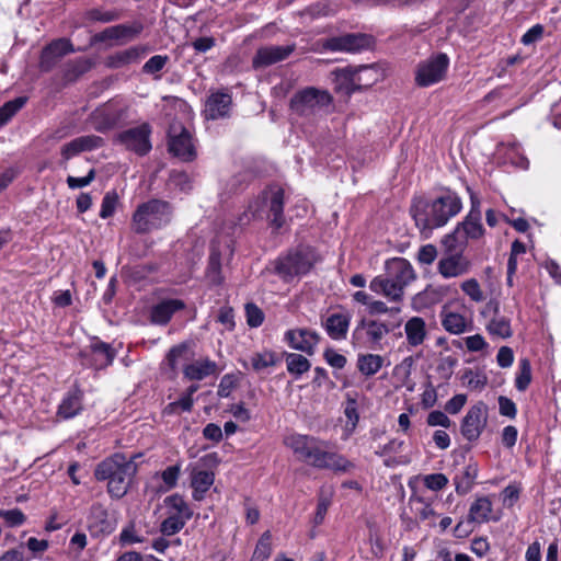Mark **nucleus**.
Wrapping results in <instances>:
<instances>
[{
  "label": "nucleus",
  "instance_id": "obj_1",
  "mask_svg": "<svg viewBox=\"0 0 561 561\" xmlns=\"http://www.w3.org/2000/svg\"><path fill=\"white\" fill-rule=\"evenodd\" d=\"M284 445L299 461L316 469L347 472L354 468L353 462L343 455L329 450V442L317 436L290 434L284 438Z\"/></svg>",
  "mask_w": 561,
  "mask_h": 561
},
{
  "label": "nucleus",
  "instance_id": "obj_2",
  "mask_svg": "<svg viewBox=\"0 0 561 561\" xmlns=\"http://www.w3.org/2000/svg\"><path fill=\"white\" fill-rule=\"evenodd\" d=\"M462 208L461 198L450 190L433 201L424 197H414L410 214L421 232H431L433 229L444 227Z\"/></svg>",
  "mask_w": 561,
  "mask_h": 561
},
{
  "label": "nucleus",
  "instance_id": "obj_3",
  "mask_svg": "<svg viewBox=\"0 0 561 561\" xmlns=\"http://www.w3.org/2000/svg\"><path fill=\"white\" fill-rule=\"evenodd\" d=\"M135 458L116 453L96 465L94 477L98 481H107L106 491L111 499L119 500L128 493L138 470Z\"/></svg>",
  "mask_w": 561,
  "mask_h": 561
},
{
  "label": "nucleus",
  "instance_id": "obj_4",
  "mask_svg": "<svg viewBox=\"0 0 561 561\" xmlns=\"http://www.w3.org/2000/svg\"><path fill=\"white\" fill-rule=\"evenodd\" d=\"M415 278L411 263L403 257H392L385 263V274L374 277L369 284L371 291L381 294L391 301L399 302L404 288Z\"/></svg>",
  "mask_w": 561,
  "mask_h": 561
},
{
  "label": "nucleus",
  "instance_id": "obj_5",
  "mask_svg": "<svg viewBox=\"0 0 561 561\" xmlns=\"http://www.w3.org/2000/svg\"><path fill=\"white\" fill-rule=\"evenodd\" d=\"M467 190L470 194V210L463 220L457 224L454 231L446 234L442 240V244L446 249L455 250L459 248H467L469 240H479L485 233V229L481 221V202L470 187H467Z\"/></svg>",
  "mask_w": 561,
  "mask_h": 561
},
{
  "label": "nucleus",
  "instance_id": "obj_6",
  "mask_svg": "<svg viewBox=\"0 0 561 561\" xmlns=\"http://www.w3.org/2000/svg\"><path fill=\"white\" fill-rule=\"evenodd\" d=\"M267 210L271 217V225L279 229L285 224L284 217V190L279 186H271L261 192V194L252 201L248 210L240 217V224H247L251 218L263 217Z\"/></svg>",
  "mask_w": 561,
  "mask_h": 561
},
{
  "label": "nucleus",
  "instance_id": "obj_7",
  "mask_svg": "<svg viewBox=\"0 0 561 561\" xmlns=\"http://www.w3.org/2000/svg\"><path fill=\"white\" fill-rule=\"evenodd\" d=\"M172 206L162 199H150L140 204L133 215V227L137 233H148L171 221Z\"/></svg>",
  "mask_w": 561,
  "mask_h": 561
},
{
  "label": "nucleus",
  "instance_id": "obj_8",
  "mask_svg": "<svg viewBox=\"0 0 561 561\" xmlns=\"http://www.w3.org/2000/svg\"><path fill=\"white\" fill-rule=\"evenodd\" d=\"M316 261V253L310 247L299 245L277 257L275 273L284 282H290L296 277L308 274Z\"/></svg>",
  "mask_w": 561,
  "mask_h": 561
},
{
  "label": "nucleus",
  "instance_id": "obj_9",
  "mask_svg": "<svg viewBox=\"0 0 561 561\" xmlns=\"http://www.w3.org/2000/svg\"><path fill=\"white\" fill-rule=\"evenodd\" d=\"M128 111L125 103L113 99L94 108L89 115V122L96 131L107 133L128 123Z\"/></svg>",
  "mask_w": 561,
  "mask_h": 561
},
{
  "label": "nucleus",
  "instance_id": "obj_10",
  "mask_svg": "<svg viewBox=\"0 0 561 561\" xmlns=\"http://www.w3.org/2000/svg\"><path fill=\"white\" fill-rule=\"evenodd\" d=\"M332 101L328 91L310 87L295 93L290 99L289 107L294 114L309 117L328 107Z\"/></svg>",
  "mask_w": 561,
  "mask_h": 561
},
{
  "label": "nucleus",
  "instance_id": "obj_11",
  "mask_svg": "<svg viewBox=\"0 0 561 561\" xmlns=\"http://www.w3.org/2000/svg\"><path fill=\"white\" fill-rule=\"evenodd\" d=\"M449 67V57L445 53H436L421 61L415 70V83L426 88L442 81Z\"/></svg>",
  "mask_w": 561,
  "mask_h": 561
},
{
  "label": "nucleus",
  "instance_id": "obj_12",
  "mask_svg": "<svg viewBox=\"0 0 561 561\" xmlns=\"http://www.w3.org/2000/svg\"><path fill=\"white\" fill-rule=\"evenodd\" d=\"M151 134L152 128L150 124L142 123L116 134L113 141L123 146L126 150L144 157L152 149Z\"/></svg>",
  "mask_w": 561,
  "mask_h": 561
},
{
  "label": "nucleus",
  "instance_id": "obj_13",
  "mask_svg": "<svg viewBox=\"0 0 561 561\" xmlns=\"http://www.w3.org/2000/svg\"><path fill=\"white\" fill-rule=\"evenodd\" d=\"M389 332L390 328L387 323L364 318L354 328L352 340L355 345L379 350L381 341Z\"/></svg>",
  "mask_w": 561,
  "mask_h": 561
},
{
  "label": "nucleus",
  "instance_id": "obj_14",
  "mask_svg": "<svg viewBox=\"0 0 561 561\" xmlns=\"http://www.w3.org/2000/svg\"><path fill=\"white\" fill-rule=\"evenodd\" d=\"M168 138V149L172 156L183 162H191L196 159L197 151L193 136L181 123L170 125Z\"/></svg>",
  "mask_w": 561,
  "mask_h": 561
},
{
  "label": "nucleus",
  "instance_id": "obj_15",
  "mask_svg": "<svg viewBox=\"0 0 561 561\" xmlns=\"http://www.w3.org/2000/svg\"><path fill=\"white\" fill-rule=\"evenodd\" d=\"M488 417V405L484 402L479 401L473 404L461 420L462 437L470 443L477 442L486 427Z\"/></svg>",
  "mask_w": 561,
  "mask_h": 561
},
{
  "label": "nucleus",
  "instance_id": "obj_16",
  "mask_svg": "<svg viewBox=\"0 0 561 561\" xmlns=\"http://www.w3.org/2000/svg\"><path fill=\"white\" fill-rule=\"evenodd\" d=\"M465 249L450 250L445 248V254L437 263V272L442 277L446 279L455 278L466 275L470 271L471 262L463 255Z\"/></svg>",
  "mask_w": 561,
  "mask_h": 561
},
{
  "label": "nucleus",
  "instance_id": "obj_17",
  "mask_svg": "<svg viewBox=\"0 0 561 561\" xmlns=\"http://www.w3.org/2000/svg\"><path fill=\"white\" fill-rule=\"evenodd\" d=\"M373 37L363 33H347L327 38L322 46L329 51L357 53L369 48Z\"/></svg>",
  "mask_w": 561,
  "mask_h": 561
},
{
  "label": "nucleus",
  "instance_id": "obj_18",
  "mask_svg": "<svg viewBox=\"0 0 561 561\" xmlns=\"http://www.w3.org/2000/svg\"><path fill=\"white\" fill-rule=\"evenodd\" d=\"M321 340L320 334L308 328L289 329L284 333V341L293 350L313 355Z\"/></svg>",
  "mask_w": 561,
  "mask_h": 561
},
{
  "label": "nucleus",
  "instance_id": "obj_19",
  "mask_svg": "<svg viewBox=\"0 0 561 561\" xmlns=\"http://www.w3.org/2000/svg\"><path fill=\"white\" fill-rule=\"evenodd\" d=\"M296 49V44L285 46H264L260 47L252 58L254 69H263L274 64L287 59Z\"/></svg>",
  "mask_w": 561,
  "mask_h": 561
},
{
  "label": "nucleus",
  "instance_id": "obj_20",
  "mask_svg": "<svg viewBox=\"0 0 561 561\" xmlns=\"http://www.w3.org/2000/svg\"><path fill=\"white\" fill-rule=\"evenodd\" d=\"M482 314H492L490 322L486 324V331L491 336L505 340L513 335L511 320L500 314V302L497 300L491 299L485 305Z\"/></svg>",
  "mask_w": 561,
  "mask_h": 561
},
{
  "label": "nucleus",
  "instance_id": "obj_21",
  "mask_svg": "<svg viewBox=\"0 0 561 561\" xmlns=\"http://www.w3.org/2000/svg\"><path fill=\"white\" fill-rule=\"evenodd\" d=\"M75 48L70 39L61 37L53 41L42 50L39 58V68L42 71H50L61 57L73 53Z\"/></svg>",
  "mask_w": 561,
  "mask_h": 561
},
{
  "label": "nucleus",
  "instance_id": "obj_22",
  "mask_svg": "<svg viewBox=\"0 0 561 561\" xmlns=\"http://www.w3.org/2000/svg\"><path fill=\"white\" fill-rule=\"evenodd\" d=\"M231 106L232 95L228 91L213 92L205 102V117L211 121L227 118L230 116Z\"/></svg>",
  "mask_w": 561,
  "mask_h": 561
},
{
  "label": "nucleus",
  "instance_id": "obj_23",
  "mask_svg": "<svg viewBox=\"0 0 561 561\" xmlns=\"http://www.w3.org/2000/svg\"><path fill=\"white\" fill-rule=\"evenodd\" d=\"M104 139L95 135H85L72 139L61 147L60 153L65 160H69L83 151L101 148Z\"/></svg>",
  "mask_w": 561,
  "mask_h": 561
},
{
  "label": "nucleus",
  "instance_id": "obj_24",
  "mask_svg": "<svg viewBox=\"0 0 561 561\" xmlns=\"http://www.w3.org/2000/svg\"><path fill=\"white\" fill-rule=\"evenodd\" d=\"M185 308V304L181 299H164L152 306L150 310V321L153 324L165 325L170 322L173 314Z\"/></svg>",
  "mask_w": 561,
  "mask_h": 561
},
{
  "label": "nucleus",
  "instance_id": "obj_25",
  "mask_svg": "<svg viewBox=\"0 0 561 561\" xmlns=\"http://www.w3.org/2000/svg\"><path fill=\"white\" fill-rule=\"evenodd\" d=\"M89 528L95 534L110 535L115 526L110 520L108 511L104 504L95 502L90 507Z\"/></svg>",
  "mask_w": 561,
  "mask_h": 561
},
{
  "label": "nucleus",
  "instance_id": "obj_26",
  "mask_svg": "<svg viewBox=\"0 0 561 561\" xmlns=\"http://www.w3.org/2000/svg\"><path fill=\"white\" fill-rule=\"evenodd\" d=\"M83 409V391L75 387L61 400L57 414L65 420L77 416Z\"/></svg>",
  "mask_w": 561,
  "mask_h": 561
},
{
  "label": "nucleus",
  "instance_id": "obj_27",
  "mask_svg": "<svg viewBox=\"0 0 561 561\" xmlns=\"http://www.w3.org/2000/svg\"><path fill=\"white\" fill-rule=\"evenodd\" d=\"M350 323L348 313H332L322 322V325L332 340L342 341L347 336Z\"/></svg>",
  "mask_w": 561,
  "mask_h": 561
},
{
  "label": "nucleus",
  "instance_id": "obj_28",
  "mask_svg": "<svg viewBox=\"0 0 561 561\" xmlns=\"http://www.w3.org/2000/svg\"><path fill=\"white\" fill-rule=\"evenodd\" d=\"M215 474L213 471L193 468L191 471L192 496L195 501H202L206 492L214 484Z\"/></svg>",
  "mask_w": 561,
  "mask_h": 561
},
{
  "label": "nucleus",
  "instance_id": "obj_29",
  "mask_svg": "<svg viewBox=\"0 0 561 561\" xmlns=\"http://www.w3.org/2000/svg\"><path fill=\"white\" fill-rule=\"evenodd\" d=\"M218 370L217 363L209 358L197 359L183 368V375L188 380L199 381L216 375Z\"/></svg>",
  "mask_w": 561,
  "mask_h": 561
},
{
  "label": "nucleus",
  "instance_id": "obj_30",
  "mask_svg": "<svg viewBox=\"0 0 561 561\" xmlns=\"http://www.w3.org/2000/svg\"><path fill=\"white\" fill-rule=\"evenodd\" d=\"M333 89L336 93L350 96L356 90L353 68H339L331 72Z\"/></svg>",
  "mask_w": 561,
  "mask_h": 561
},
{
  "label": "nucleus",
  "instance_id": "obj_31",
  "mask_svg": "<svg viewBox=\"0 0 561 561\" xmlns=\"http://www.w3.org/2000/svg\"><path fill=\"white\" fill-rule=\"evenodd\" d=\"M145 53L146 49L144 47L133 46L107 56L105 65L111 69H118L129 64L137 62Z\"/></svg>",
  "mask_w": 561,
  "mask_h": 561
},
{
  "label": "nucleus",
  "instance_id": "obj_32",
  "mask_svg": "<svg viewBox=\"0 0 561 561\" xmlns=\"http://www.w3.org/2000/svg\"><path fill=\"white\" fill-rule=\"evenodd\" d=\"M404 333L410 346H420L427 336L425 320L421 317L410 318L404 324Z\"/></svg>",
  "mask_w": 561,
  "mask_h": 561
},
{
  "label": "nucleus",
  "instance_id": "obj_33",
  "mask_svg": "<svg viewBox=\"0 0 561 561\" xmlns=\"http://www.w3.org/2000/svg\"><path fill=\"white\" fill-rule=\"evenodd\" d=\"M478 472V465L476 462H470L463 468L461 473L455 476L454 483L456 492L459 495H465L472 490L473 485L476 484Z\"/></svg>",
  "mask_w": 561,
  "mask_h": 561
},
{
  "label": "nucleus",
  "instance_id": "obj_34",
  "mask_svg": "<svg viewBox=\"0 0 561 561\" xmlns=\"http://www.w3.org/2000/svg\"><path fill=\"white\" fill-rule=\"evenodd\" d=\"M356 90L368 89L382 79V72L376 66H360L353 69Z\"/></svg>",
  "mask_w": 561,
  "mask_h": 561
},
{
  "label": "nucleus",
  "instance_id": "obj_35",
  "mask_svg": "<svg viewBox=\"0 0 561 561\" xmlns=\"http://www.w3.org/2000/svg\"><path fill=\"white\" fill-rule=\"evenodd\" d=\"M492 513V502L488 496H479L470 505L468 512V523L483 524L490 520Z\"/></svg>",
  "mask_w": 561,
  "mask_h": 561
},
{
  "label": "nucleus",
  "instance_id": "obj_36",
  "mask_svg": "<svg viewBox=\"0 0 561 561\" xmlns=\"http://www.w3.org/2000/svg\"><path fill=\"white\" fill-rule=\"evenodd\" d=\"M383 362V357L378 354H359L356 366L362 375L370 377L382 368Z\"/></svg>",
  "mask_w": 561,
  "mask_h": 561
},
{
  "label": "nucleus",
  "instance_id": "obj_37",
  "mask_svg": "<svg viewBox=\"0 0 561 561\" xmlns=\"http://www.w3.org/2000/svg\"><path fill=\"white\" fill-rule=\"evenodd\" d=\"M170 514L188 522L193 516V510L184 497L178 493L169 495L164 500Z\"/></svg>",
  "mask_w": 561,
  "mask_h": 561
},
{
  "label": "nucleus",
  "instance_id": "obj_38",
  "mask_svg": "<svg viewBox=\"0 0 561 561\" xmlns=\"http://www.w3.org/2000/svg\"><path fill=\"white\" fill-rule=\"evenodd\" d=\"M517 94H518V92L516 91V89L514 87L504 84V85H500V87L493 89L492 91H490L489 93H486L482 99V103H484V104L495 103V106H502V105L507 104L508 101L511 99H513L514 96H516Z\"/></svg>",
  "mask_w": 561,
  "mask_h": 561
},
{
  "label": "nucleus",
  "instance_id": "obj_39",
  "mask_svg": "<svg viewBox=\"0 0 561 561\" xmlns=\"http://www.w3.org/2000/svg\"><path fill=\"white\" fill-rule=\"evenodd\" d=\"M442 325L451 334H461L468 330V322L466 318L457 312H444L442 313Z\"/></svg>",
  "mask_w": 561,
  "mask_h": 561
},
{
  "label": "nucleus",
  "instance_id": "obj_40",
  "mask_svg": "<svg viewBox=\"0 0 561 561\" xmlns=\"http://www.w3.org/2000/svg\"><path fill=\"white\" fill-rule=\"evenodd\" d=\"M410 503L415 504V515L420 522H427L428 526L433 527L436 525L435 520L437 517L436 512L432 505L425 501V499L416 495L410 497Z\"/></svg>",
  "mask_w": 561,
  "mask_h": 561
},
{
  "label": "nucleus",
  "instance_id": "obj_41",
  "mask_svg": "<svg viewBox=\"0 0 561 561\" xmlns=\"http://www.w3.org/2000/svg\"><path fill=\"white\" fill-rule=\"evenodd\" d=\"M287 371L293 375L296 379L302 374L307 373L310 367V360L298 353H286L285 355Z\"/></svg>",
  "mask_w": 561,
  "mask_h": 561
},
{
  "label": "nucleus",
  "instance_id": "obj_42",
  "mask_svg": "<svg viewBox=\"0 0 561 561\" xmlns=\"http://www.w3.org/2000/svg\"><path fill=\"white\" fill-rule=\"evenodd\" d=\"M91 351L95 356V360L100 366H108L113 363L115 352L112 346L100 340L91 344Z\"/></svg>",
  "mask_w": 561,
  "mask_h": 561
},
{
  "label": "nucleus",
  "instance_id": "obj_43",
  "mask_svg": "<svg viewBox=\"0 0 561 561\" xmlns=\"http://www.w3.org/2000/svg\"><path fill=\"white\" fill-rule=\"evenodd\" d=\"M26 101V98L19 96L5 102L0 107V127L5 125L25 105Z\"/></svg>",
  "mask_w": 561,
  "mask_h": 561
},
{
  "label": "nucleus",
  "instance_id": "obj_44",
  "mask_svg": "<svg viewBox=\"0 0 561 561\" xmlns=\"http://www.w3.org/2000/svg\"><path fill=\"white\" fill-rule=\"evenodd\" d=\"M121 16L117 10H103L93 8L84 13V20L89 22L108 23L118 20Z\"/></svg>",
  "mask_w": 561,
  "mask_h": 561
},
{
  "label": "nucleus",
  "instance_id": "obj_45",
  "mask_svg": "<svg viewBox=\"0 0 561 561\" xmlns=\"http://www.w3.org/2000/svg\"><path fill=\"white\" fill-rule=\"evenodd\" d=\"M207 277L214 285H220L224 280L221 276L220 253L217 250H213L209 255Z\"/></svg>",
  "mask_w": 561,
  "mask_h": 561
},
{
  "label": "nucleus",
  "instance_id": "obj_46",
  "mask_svg": "<svg viewBox=\"0 0 561 561\" xmlns=\"http://www.w3.org/2000/svg\"><path fill=\"white\" fill-rule=\"evenodd\" d=\"M531 381V366L527 358L519 360L518 373L515 378V387L518 391H525Z\"/></svg>",
  "mask_w": 561,
  "mask_h": 561
},
{
  "label": "nucleus",
  "instance_id": "obj_47",
  "mask_svg": "<svg viewBox=\"0 0 561 561\" xmlns=\"http://www.w3.org/2000/svg\"><path fill=\"white\" fill-rule=\"evenodd\" d=\"M272 553V542L270 531H265L259 539L252 560L253 561H266Z\"/></svg>",
  "mask_w": 561,
  "mask_h": 561
},
{
  "label": "nucleus",
  "instance_id": "obj_48",
  "mask_svg": "<svg viewBox=\"0 0 561 561\" xmlns=\"http://www.w3.org/2000/svg\"><path fill=\"white\" fill-rule=\"evenodd\" d=\"M116 37L118 39H133L137 37L144 30V25L139 21H134L129 24L115 25Z\"/></svg>",
  "mask_w": 561,
  "mask_h": 561
},
{
  "label": "nucleus",
  "instance_id": "obj_49",
  "mask_svg": "<svg viewBox=\"0 0 561 561\" xmlns=\"http://www.w3.org/2000/svg\"><path fill=\"white\" fill-rule=\"evenodd\" d=\"M344 415L346 416L347 422L351 424V430H354L359 422V413H358L357 399L355 396H352L350 392L346 393Z\"/></svg>",
  "mask_w": 561,
  "mask_h": 561
},
{
  "label": "nucleus",
  "instance_id": "obj_50",
  "mask_svg": "<svg viewBox=\"0 0 561 561\" xmlns=\"http://www.w3.org/2000/svg\"><path fill=\"white\" fill-rule=\"evenodd\" d=\"M276 362L275 353L270 351L256 353L251 357V364L255 371H261L265 368L272 367L276 364Z\"/></svg>",
  "mask_w": 561,
  "mask_h": 561
},
{
  "label": "nucleus",
  "instance_id": "obj_51",
  "mask_svg": "<svg viewBox=\"0 0 561 561\" xmlns=\"http://www.w3.org/2000/svg\"><path fill=\"white\" fill-rule=\"evenodd\" d=\"M187 522L174 515H169L160 525V531L163 536H173L180 533Z\"/></svg>",
  "mask_w": 561,
  "mask_h": 561
},
{
  "label": "nucleus",
  "instance_id": "obj_52",
  "mask_svg": "<svg viewBox=\"0 0 561 561\" xmlns=\"http://www.w3.org/2000/svg\"><path fill=\"white\" fill-rule=\"evenodd\" d=\"M0 517L10 528L22 526L26 522V516L20 508L0 510Z\"/></svg>",
  "mask_w": 561,
  "mask_h": 561
},
{
  "label": "nucleus",
  "instance_id": "obj_53",
  "mask_svg": "<svg viewBox=\"0 0 561 561\" xmlns=\"http://www.w3.org/2000/svg\"><path fill=\"white\" fill-rule=\"evenodd\" d=\"M182 466L181 463H175L173 466L167 467L161 472V479L165 485V491H169L176 486L180 474H181Z\"/></svg>",
  "mask_w": 561,
  "mask_h": 561
},
{
  "label": "nucleus",
  "instance_id": "obj_54",
  "mask_svg": "<svg viewBox=\"0 0 561 561\" xmlns=\"http://www.w3.org/2000/svg\"><path fill=\"white\" fill-rule=\"evenodd\" d=\"M169 56L167 55H154L150 57L142 66V72L147 75L159 73L168 64Z\"/></svg>",
  "mask_w": 561,
  "mask_h": 561
},
{
  "label": "nucleus",
  "instance_id": "obj_55",
  "mask_svg": "<svg viewBox=\"0 0 561 561\" xmlns=\"http://www.w3.org/2000/svg\"><path fill=\"white\" fill-rule=\"evenodd\" d=\"M466 380L468 388L472 390H482L488 383V378L484 374L467 369L462 376Z\"/></svg>",
  "mask_w": 561,
  "mask_h": 561
},
{
  "label": "nucleus",
  "instance_id": "obj_56",
  "mask_svg": "<svg viewBox=\"0 0 561 561\" xmlns=\"http://www.w3.org/2000/svg\"><path fill=\"white\" fill-rule=\"evenodd\" d=\"M245 317L250 328H259L264 321V312L253 302L245 305Z\"/></svg>",
  "mask_w": 561,
  "mask_h": 561
},
{
  "label": "nucleus",
  "instance_id": "obj_57",
  "mask_svg": "<svg viewBox=\"0 0 561 561\" xmlns=\"http://www.w3.org/2000/svg\"><path fill=\"white\" fill-rule=\"evenodd\" d=\"M462 291L474 302H481L484 299L483 291L476 278H470L461 284Z\"/></svg>",
  "mask_w": 561,
  "mask_h": 561
},
{
  "label": "nucleus",
  "instance_id": "obj_58",
  "mask_svg": "<svg viewBox=\"0 0 561 561\" xmlns=\"http://www.w3.org/2000/svg\"><path fill=\"white\" fill-rule=\"evenodd\" d=\"M117 205V194L115 192H107L101 204L100 217L103 219L110 218L114 215Z\"/></svg>",
  "mask_w": 561,
  "mask_h": 561
},
{
  "label": "nucleus",
  "instance_id": "obj_59",
  "mask_svg": "<svg viewBox=\"0 0 561 561\" xmlns=\"http://www.w3.org/2000/svg\"><path fill=\"white\" fill-rule=\"evenodd\" d=\"M331 505V494H324L321 492L318 497L317 511L314 514V525H321L325 518L328 510Z\"/></svg>",
  "mask_w": 561,
  "mask_h": 561
},
{
  "label": "nucleus",
  "instance_id": "obj_60",
  "mask_svg": "<svg viewBox=\"0 0 561 561\" xmlns=\"http://www.w3.org/2000/svg\"><path fill=\"white\" fill-rule=\"evenodd\" d=\"M424 485L432 491H440L448 484V478L444 473H431L423 477Z\"/></svg>",
  "mask_w": 561,
  "mask_h": 561
},
{
  "label": "nucleus",
  "instance_id": "obj_61",
  "mask_svg": "<svg viewBox=\"0 0 561 561\" xmlns=\"http://www.w3.org/2000/svg\"><path fill=\"white\" fill-rule=\"evenodd\" d=\"M91 67V62L88 59H78L71 64H68V69L65 73L67 79L77 78L88 71Z\"/></svg>",
  "mask_w": 561,
  "mask_h": 561
},
{
  "label": "nucleus",
  "instance_id": "obj_62",
  "mask_svg": "<svg viewBox=\"0 0 561 561\" xmlns=\"http://www.w3.org/2000/svg\"><path fill=\"white\" fill-rule=\"evenodd\" d=\"M171 184L182 192L190 191L192 188V181L187 173L181 171H173L170 175Z\"/></svg>",
  "mask_w": 561,
  "mask_h": 561
},
{
  "label": "nucleus",
  "instance_id": "obj_63",
  "mask_svg": "<svg viewBox=\"0 0 561 561\" xmlns=\"http://www.w3.org/2000/svg\"><path fill=\"white\" fill-rule=\"evenodd\" d=\"M426 423L428 426H442L445 428L450 427L453 424L447 414L439 410L430 412L426 419Z\"/></svg>",
  "mask_w": 561,
  "mask_h": 561
},
{
  "label": "nucleus",
  "instance_id": "obj_64",
  "mask_svg": "<svg viewBox=\"0 0 561 561\" xmlns=\"http://www.w3.org/2000/svg\"><path fill=\"white\" fill-rule=\"evenodd\" d=\"M323 357L331 367L336 369H343L347 363L346 357L333 348H327L323 353Z\"/></svg>",
  "mask_w": 561,
  "mask_h": 561
}]
</instances>
